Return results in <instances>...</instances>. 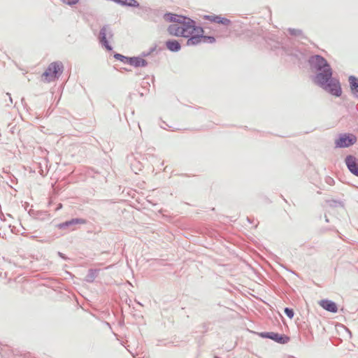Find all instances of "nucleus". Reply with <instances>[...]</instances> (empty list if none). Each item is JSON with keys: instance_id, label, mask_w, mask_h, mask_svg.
Returning <instances> with one entry per match:
<instances>
[{"instance_id": "obj_1", "label": "nucleus", "mask_w": 358, "mask_h": 358, "mask_svg": "<svg viewBox=\"0 0 358 358\" xmlns=\"http://www.w3.org/2000/svg\"><path fill=\"white\" fill-rule=\"evenodd\" d=\"M164 20L173 22L167 29L169 34L177 37L188 38L187 45H194L200 43H212L215 41L213 36H204L203 29L200 27H196L195 22L190 18L167 13L164 15Z\"/></svg>"}, {"instance_id": "obj_2", "label": "nucleus", "mask_w": 358, "mask_h": 358, "mask_svg": "<svg viewBox=\"0 0 358 358\" xmlns=\"http://www.w3.org/2000/svg\"><path fill=\"white\" fill-rule=\"evenodd\" d=\"M310 62L320 71L315 76V83L323 86L332 76V70L329 64L324 57L320 55L313 56Z\"/></svg>"}, {"instance_id": "obj_3", "label": "nucleus", "mask_w": 358, "mask_h": 358, "mask_svg": "<svg viewBox=\"0 0 358 358\" xmlns=\"http://www.w3.org/2000/svg\"><path fill=\"white\" fill-rule=\"evenodd\" d=\"M63 64L60 62H54L49 64L47 69L41 76L44 83H50L57 78L62 73Z\"/></svg>"}, {"instance_id": "obj_4", "label": "nucleus", "mask_w": 358, "mask_h": 358, "mask_svg": "<svg viewBox=\"0 0 358 358\" xmlns=\"http://www.w3.org/2000/svg\"><path fill=\"white\" fill-rule=\"evenodd\" d=\"M321 87L334 96H340L342 94L341 84L337 79L331 78L327 83Z\"/></svg>"}, {"instance_id": "obj_5", "label": "nucleus", "mask_w": 358, "mask_h": 358, "mask_svg": "<svg viewBox=\"0 0 358 358\" xmlns=\"http://www.w3.org/2000/svg\"><path fill=\"white\" fill-rule=\"evenodd\" d=\"M357 141V138L353 134H343L336 141V147L346 148L353 145Z\"/></svg>"}, {"instance_id": "obj_6", "label": "nucleus", "mask_w": 358, "mask_h": 358, "mask_svg": "<svg viewBox=\"0 0 358 358\" xmlns=\"http://www.w3.org/2000/svg\"><path fill=\"white\" fill-rule=\"evenodd\" d=\"M259 336L262 338H267L272 339V340L275 341V342L282 343V344L287 343L289 340V337H287L285 335L279 334L278 333H274V332L261 333V334H259Z\"/></svg>"}, {"instance_id": "obj_7", "label": "nucleus", "mask_w": 358, "mask_h": 358, "mask_svg": "<svg viewBox=\"0 0 358 358\" xmlns=\"http://www.w3.org/2000/svg\"><path fill=\"white\" fill-rule=\"evenodd\" d=\"M345 163L350 171L358 176V160L353 156H348L345 159Z\"/></svg>"}, {"instance_id": "obj_8", "label": "nucleus", "mask_w": 358, "mask_h": 358, "mask_svg": "<svg viewBox=\"0 0 358 358\" xmlns=\"http://www.w3.org/2000/svg\"><path fill=\"white\" fill-rule=\"evenodd\" d=\"M318 303L321 307L327 311L336 313L338 310L336 304L332 301L323 299L320 301Z\"/></svg>"}, {"instance_id": "obj_9", "label": "nucleus", "mask_w": 358, "mask_h": 358, "mask_svg": "<svg viewBox=\"0 0 358 358\" xmlns=\"http://www.w3.org/2000/svg\"><path fill=\"white\" fill-rule=\"evenodd\" d=\"M204 19L208 20L212 22L217 23V24H222L225 25H228L230 23V20L222 17L220 15H205Z\"/></svg>"}, {"instance_id": "obj_10", "label": "nucleus", "mask_w": 358, "mask_h": 358, "mask_svg": "<svg viewBox=\"0 0 358 358\" xmlns=\"http://www.w3.org/2000/svg\"><path fill=\"white\" fill-rule=\"evenodd\" d=\"M349 83L352 94L358 97V79L351 76L349 77Z\"/></svg>"}, {"instance_id": "obj_11", "label": "nucleus", "mask_w": 358, "mask_h": 358, "mask_svg": "<svg viewBox=\"0 0 358 358\" xmlns=\"http://www.w3.org/2000/svg\"><path fill=\"white\" fill-rule=\"evenodd\" d=\"M166 48L172 52H177L180 50V44L176 40H169L166 42Z\"/></svg>"}, {"instance_id": "obj_12", "label": "nucleus", "mask_w": 358, "mask_h": 358, "mask_svg": "<svg viewBox=\"0 0 358 358\" xmlns=\"http://www.w3.org/2000/svg\"><path fill=\"white\" fill-rule=\"evenodd\" d=\"M106 31L107 29L106 27H103L101 29L99 33V39L101 43L106 47V48L108 50H110L112 48L110 45H109L108 42L106 39Z\"/></svg>"}, {"instance_id": "obj_13", "label": "nucleus", "mask_w": 358, "mask_h": 358, "mask_svg": "<svg viewBox=\"0 0 358 358\" xmlns=\"http://www.w3.org/2000/svg\"><path fill=\"white\" fill-rule=\"evenodd\" d=\"M129 64L138 67V66H144L146 64L145 61L141 58L138 57H129L128 60Z\"/></svg>"}, {"instance_id": "obj_14", "label": "nucleus", "mask_w": 358, "mask_h": 358, "mask_svg": "<svg viewBox=\"0 0 358 358\" xmlns=\"http://www.w3.org/2000/svg\"><path fill=\"white\" fill-rule=\"evenodd\" d=\"M85 220L83 219H73L70 221L66 222L62 224L59 225L60 227H63L64 226H69L70 224H85Z\"/></svg>"}, {"instance_id": "obj_15", "label": "nucleus", "mask_w": 358, "mask_h": 358, "mask_svg": "<svg viewBox=\"0 0 358 358\" xmlns=\"http://www.w3.org/2000/svg\"><path fill=\"white\" fill-rule=\"evenodd\" d=\"M114 57L117 59L120 60L121 62H122L124 63H126V64L128 63V60H129V57H124V56H123V55H122L120 54H115L114 55Z\"/></svg>"}, {"instance_id": "obj_16", "label": "nucleus", "mask_w": 358, "mask_h": 358, "mask_svg": "<svg viewBox=\"0 0 358 358\" xmlns=\"http://www.w3.org/2000/svg\"><path fill=\"white\" fill-rule=\"evenodd\" d=\"M285 313L290 319H292L294 317V311L292 309L286 308L285 309Z\"/></svg>"}, {"instance_id": "obj_17", "label": "nucleus", "mask_w": 358, "mask_h": 358, "mask_svg": "<svg viewBox=\"0 0 358 358\" xmlns=\"http://www.w3.org/2000/svg\"><path fill=\"white\" fill-rule=\"evenodd\" d=\"M78 1L79 0H64V3L72 6L76 4Z\"/></svg>"}]
</instances>
